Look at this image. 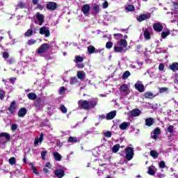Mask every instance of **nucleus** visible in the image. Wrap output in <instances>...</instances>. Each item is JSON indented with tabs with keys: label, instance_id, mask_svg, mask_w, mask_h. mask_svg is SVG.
<instances>
[{
	"label": "nucleus",
	"instance_id": "f3484780",
	"mask_svg": "<svg viewBox=\"0 0 178 178\" xmlns=\"http://www.w3.org/2000/svg\"><path fill=\"white\" fill-rule=\"evenodd\" d=\"M115 116H116V111H113L107 113L106 119V120H112Z\"/></svg>",
	"mask_w": 178,
	"mask_h": 178
},
{
	"label": "nucleus",
	"instance_id": "9b49d317",
	"mask_svg": "<svg viewBox=\"0 0 178 178\" xmlns=\"http://www.w3.org/2000/svg\"><path fill=\"white\" fill-rule=\"evenodd\" d=\"M153 29L154 31L161 33V31L163 30V26H162L161 23H155L153 25Z\"/></svg>",
	"mask_w": 178,
	"mask_h": 178
},
{
	"label": "nucleus",
	"instance_id": "e433bc0d",
	"mask_svg": "<svg viewBox=\"0 0 178 178\" xmlns=\"http://www.w3.org/2000/svg\"><path fill=\"white\" fill-rule=\"evenodd\" d=\"M170 35V31L168 30L167 31H163L161 33V38H166V37H168V35Z\"/></svg>",
	"mask_w": 178,
	"mask_h": 178
},
{
	"label": "nucleus",
	"instance_id": "a19ab883",
	"mask_svg": "<svg viewBox=\"0 0 178 178\" xmlns=\"http://www.w3.org/2000/svg\"><path fill=\"white\" fill-rule=\"evenodd\" d=\"M29 165L31 166V170H33V173H35V175H38V171L37 170L35 166H34V164H33V163H29Z\"/></svg>",
	"mask_w": 178,
	"mask_h": 178
},
{
	"label": "nucleus",
	"instance_id": "052dcab7",
	"mask_svg": "<svg viewBox=\"0 0 178 178\" xmlns=\"http://www.w3.org/2000/svg\"><path fill=\"white\" fill-rule=\"evenodd\" d=\"M3 59H8V58H9V53L7 51L3 52Z\"/></svg>",
	"mask_w": 178,
	"mask_h": 178
},
{
	"label": "nucleus",
	"instance_id": "f704fd0d",
	"mask_svg": "<svg viewBox=\"0 0 178 178\" xmlns=\"http://www.w3.org/2000/svg\"><path fill=\"white\" fill-rule=\"evenodd\" d=\"M122 51H123V47L114 46V52L118 53V52H122Z\"/></svg>",
	"mask_w": 178,
	"mask_h": 178
},
{
	"label": "nucleus",
	"instance_id": "864d4df0",
	"mask_svg": "<svg viewBox=\"0 0 178 178\" xmlns=\"http://www.w3.org/2000/svg\"><path fill=\"white\" fill-rule=\"evenodd\" d=\"M147 173H148V175H150L151 176H154V175H155V171L151 167H149Z\"/></svg>",
	"mask_w": 178,
	"mask_h": 178
},
{
	"label": "nucleus",
	"instance_id": "6ab92c4d",
	"mask_svg": "<svg viewBox=\"0 0 178 178\" xmlns=\"http://www.w3.org/2000/svg\"><path fill=\"white\" fill-rule=\"evenodd\" d=\"M92 10L93 11L92 15H97V13H99V10H101V8H99V5L95 4L92 7Z\"/></svg>",
	"mask_w": 178,
	"mask_h": 178
},
{
	"label": "nucleus",
	"instance_id": "5fc2aeb1",
	"mask_svg": "<svg viewBox=\"0 0 178 178\" xmlns=\"http://www.w3.org/2000/svg\"><path fill=\"white\" fill-rule=\"evenodd\" d=\"M47 154H48L47 151H42L41 152V158L43 160H45V156H47Z\"/></svg>",
	"mask_w": 178,
	"mask_h": 178
},
{
	"label": "nucleus",
	"instance_id": "412c9836",
	"mask_svg": "<svg viewBox=\"0 0 178 178\" xmlns=\"http://www.w3.org/2000/svg\"><path fill=\"white\" fill-rule=\"evenodd\" d=\"M26 8V4L23 1H19L16 6H15V10H18V9H24Z\"/></svg>",
	"mask_w": 178,
	"mask_h": 178
},
{
	"label": "nucleus",
	"instance_id": "1a4fd4ad",
	"mask_svg": "<svg viewBox=\"0 0 178 178\" xmlns=\"http://www.w3.org/2000/svg\"><path fill=\"white\" fill-rule=\"evenodd\" d=\"M17 108V107L16 106V101L13 100V102H11L10 106L8 108V111H9L11 115H13V113L16 112Z\"/></svg>",
	"mask_w": 178,
	"mask_h": 178
},
{
	"label": "nucleus",
	"instance_id": "f257e3e1",
	"mask_svg": "<svg viewBox=\"0 0 178 178\" xmlns=\"http://www.w3.org/2000/svg\"><path fill=\"white\" fill-rule=\"evenodd\" d=\"M97 105H98V102H97V100L88 101L81 99L78 101V106L79 109H83L84 111L94 109Z\"/></svg>",
	"mask_w": 178,
	"mask_h": 178
},
{
	"label": "nucleus",
	"instance_id": "ea45409f",
	"mask_svg": "<svg viewBox=\"0 0 178 178\" xmlns=\"http://www.w3.org/2000/svg\"><path fill=\"white\" fill-rule=\"evenodd\" d=\"M33 35V29H28L24 33L25 37H31Z\"/></svg>",
	"mask_w": 178,
	"mask_h": 178
},
{
	"label": "nucleus",
	"instance_id": "dca6fc26",
	"mask_svg": "<svg viewBox=\"0 0 178 178\" xmlns=\"http://www.w3.org/2000/svg\"><path fill=\"white\" fill-rule=\"evenodd\" d=\"M43 140H44V134L41 133L39 138H35V141H34L35 147H37V145H38V143H42Z\"/></svg>",
	"mask_w": 178,
	"mask_h": 178
},
{
	"label": "nucleus",
	"instance_id": "aec40b11",
	"mask_svg": "<svg viewBox=\"0 0 178 178\" xmlns=\"http://www.w3.org/2000/svg\"><path fill=\"white\" fill-rule=\"evenodd\" d=\"M2 137H4L6 138L7 142L10 141V135L7 132H1L0 133V138H2Z\"/></svg>",
	"mask_w": 178,
	"mask_h": 178
},
{
	"label": "nucleus",
	"instance_id": "2f4dec72",
	"mask_svg": "<svg viewBox=\"0 0 178 178\" xmlns=\"http://www.w3.org/2000/svg\"><path fill=\"white\" fill-rule=\"evenodd\" d=\"M129 127V122H124L120 125V129L121 130H126Z\"/></svg>",
	"mask_w": 178,
	"mask_h": 178
},
{
	"label": "nucleus",
	"instance_id": "774afa93",
	"mask_svg": "<svg viewBox=\"0 0 178 178\" xmlns=\"http://www.w3.org/2000/svg\"><path fill=\"white\" fill-rule=\"evenodd\" d=\"M165 91H168V88H161L159 89V92L160 93L165 92Z\"/></svg>",
	"mask_w": 178,
	"mask_h": 178
},
{
	"label": "nucleus",
	"instance_id": "2eb2a0df",
	"mask_svg": "<svg viewBox=\"0 0 178 178\" xmlns=\"http://www.w3.org/2000/svg\"><path fill=\"white\" fill-rule=\"evenodd\" d=\"M27 115V109L26 108H21L18 111V118H24Z\"/></svg>",
	"mask_w": 178,
	"mask_h": 178
},
{
	"label": "nucleus",
	"instance_id": "0eeeda50",
	"mask_svg": "<svg viewBox=\"0 0 178 178\" xmlns=\"http://www.w3.org/2000/svg\"><path fill=\"white\" fill-rule=\"evenodd\" d=\"M90 10H91V7L90 6V4H84L81 7V12L85 16H90Z\"/></svg>",
	"mask_w": 178,
	"mask_h": 178
},
{
	"label": "nucleus",
	"instance_id": "4be33fe9",
	"mask_svg": "<svg viewBox=\"0 0 178 178\" xmlns=\"http://www.w3.org/2000/svg\"><path fill=\"white\" fill-rule=\"evenodd\" d=\"M42 102V99L38 97L35 101L33 106L35 108H40L41 106V103Z\"/></svg>",
	"mask_w": 178,
	"mask_h": 178
},
{
	"label": "nucleus",
	"instance_id": "9d476101",
	"mask_svg": "<svg viewBox=\"0 0 178 178\" xmlns=\"http://www.w3.org/2000/svg\"><path fill=\"white\" fill-rule=\"evenodd\" d=\"M151 17V15H147V14H141L140 15H137L136 19L138 22H144V20H147Z\"/></svg>",
	"mask_w": 178,
	"mask_h": 178
},
{
	"label": "nucleus",
	"instance_id": "423d86ee",
	"mask_svg": "<svg viewBox=\"0 0 178 178\" xmlns=\"http://www.w3.org/2000/svg\"><path fill=\"white\" fill-rule=\"evenodd\" d=\"M46 8L47 10H56L58 9V3L54 1H49L47 3Z\"/></svg>",
	"mask_w": 178,
	"mask_h": 178
},
{
	"label": "nucleus",
	"instance_id": "6e6d98bb",
	"mask_svg": "<svg viewBox=\"0 0 178 178\" xmlns=\"http://www.w3.org/2000/svg\"><path fill=\"white\" fill-rule=\"evenodd\" d=\"M60 111L62 113H67V108H66V107L63 105L60 106Z\"/></svg>",
	"mask_w": 178,
	"mask_h": 178
},
{
	"label": "nucleus",
	"instance_id": "bf43d9fd",
	"mask_svg": "<svg viewBox=\"0 0 178 178\" xmlns=\"http://www.w3.org/2000/svg\"><path fill=\"white\" fill-rule=\"evenodd\" d=\"M165 69V64L164 63H160L159 65V70L162 72Z\"/></svg>",
	"mask_w": 178,
	"mask_h": 178
},
{
	"label": "nucleus",
	"instance_id": "58836bf2",
	"mask_svg": "<svg viewBox=\"0 0 178 178\" xmlns=\"http://www.w3.org/2000/svg\"><path fill=\"white\" fill-rule=\"evenodd\" d=\"M129 76H130V72L125 71L122 76V79L123 80H126V79H127Z\"/></svg>",
	"mask_w": 178,
	"mask_h": 178
},
{
	"label": "nucleus",
	"instance_id": "c9c22d12",
	"mask_svg": "<svg viewBox=\"0 0 178 178\" xmlns=\"http://www.w3.org/2000/svg\"><path fill=\"white\" fill-rule=\"evenodd\" d=\"M126 10H127L128 12H133L136 10V7H134L133 5H128L126 7Z\"/></svg>",
	"mask_w": 178,
	"mask_h": 178
},
{
	"label": "nucleus",
	"instance_id": "0e129e2a",
	"mask_svg": "<svg viewBox=\"0 0 178 178\" xmlns=\"http://www.w3.org/2000/svg\"><path fill=\"white\" fill-rule=\"evenodd\" d=\"M108 6H109V3H108V1H104L103 3V9H106Z\"/></svg>",
	"mask_w": 178,
	"mask_h": 178
},
{
	"label": "nucleus",
	"instance_id": "49530a36",
	"mask_svg": "<svg viewBox=\"0 0 178 178\" xmlns=\"http://www.w3.org/2000/svg\"><path fill=\"white\" fill-rule=\"evenodd\" d=\"M8 162L10 165H15L16 163V158L15 157H11L9 159Z\"/></svg>",
	"mask_w": 178,
	"mask_h": 178
},
{
	"label": "nucleus",
	"instance_id": "338daca9",
	"mask_svg": "<svg viewBox=\"0 0 178 178\" xmlns=\"http://www.w3.org/2000/svg\"><path fill=\"white\" fill-rule=\"evenodd\" d=\"M99 119V120H104V119H106V115H105V114L100 115Z\"/></svg>",
	"mask_w": 178,
	"mask_h": 178
},
{
	"label": "nucleus",
	"instance_id": "37998d69",
	"mask_svg": "<svg viewBox=\"0 0 178 178\" xmlns=\"http://www.w3.org/2000/svg\"><path fill=\"white\" fill-rule=\"evenodd\" d=\"M15 62V58L13 57H11L6 60L7 65H13Z\"/></svg>",
	"mask_w": 178,
	"mask_h": 178
},
{
	"label": "nucleus",
	"instance_id": "6e6552de",
	"mask_svg": "<svg viewBox=\"0 0 178 178\" xmlns=\"http://www.w3.org/2000/svg\"><path fill=\"white\" fill-rule=\"evenodd\" d=\"M36 18L38 19V24L39 26H41L42 24H44V23H45V17H44V15L41 14L40 13H36Z\"/></svg>",
	"mask_w": 178,
	"mask_h": 178
},
{
	"label": "nucleus",
	"instance_id": "4c0bfd02",
	"mask_svg": "<svg viewBox=\"0 0 178 178\" xmlns=\"http://www.w3.org/2000/svg\"><path fill=\"white\" fill-rule=\"evenodd\" d=\"M83 60H84V58L80 56H76L75 57V60H74V62H75V63H79V62H83Z\"/></svg>",
	"mask_w": 178,
	"mask_h": 178
},
{
	"label": "nucleus",
	"instance_id": "a878e982",
	"mask_svg": "<svg viewBox=\"0 0 178 178\" xmlns=\"http://www.w3.org/2000/svg\"><path fill=\"white\" fill-rule=\"evenodd\" d=\"M145 124L146 126H148V127H150V126L154 124V118H149L145 120Z\"/></svg>",
	"mask_w": 178,
	"mask_h": 178
},
{
	"label": "nucleus",
	"instance_id": "e2e57ef3",
	"mask_svg": "<svg viewBox=\"0 0 178 178\" xmlns=\"http://www.w3.org/2000/svg\"><path fill=\"white\" fill-rule=\"evenodd\" d=\"M76 67H78V69H83L84 67V63H78L76 64Z\"/></svg>",
	"mask_w": 178,
	"mask_h": 178
},
{
	"label": "nucleus",
	"instance_id": "5701e85b",
	"mask_svg": "<svg viewBox=\"0 0 178 178\" xmlns=\"http://www.w3.org/2000/svg\"><path fill=\"white\" fill-rule=\"evenodd\" d=\"M118 44L120 45V47H122V48H127V40L124 39H121L118 42Z\"/></svg>",
	"mask_w": 178,
	"mask_h": 178
},
{
	"label": "nucleus",
	"instance_id": "a211bd4d",
	"mask_svg": "<svg viewBox=\"0 0 178 178\" xmlns=\"http://www.w3.org/2000/svg\"><path fill=\"white\" fill-rule=\"evenodd\" d=\"M144 97L145 98H146L147 99H152V98H155V97H156V95H155L154 93H152V92H145L144 93Z\"/></svg>",
	"mask_w": 178,
	"mask_h": 178
},
{
	"label": "nucleus",
	"instance_id": "c85d7f7f",
	"mask_svg": "<svg viewBox=\"0 0 178 178\" xmlns=\"http://www.w3.org/2000/svg\"><path fill=\"white\" fill-rule=\"evenodd\" d=\"M77 83H79V79H77V77L72 76L70 78V84H71V86H73L74 84H77Z\"/></svg>",
	"mask_w": 178,
	"mask_h": 178
},
{
	"label": "nucleus",
	"instance_id": "cd10ccee",
	"mask_svg": "<svg viewBox=\"0 0 178 178\" xmlns=\"http://www.w3.org/2000/svg\"><path fill=\"white\" fill-rule=\"evenodd\" d=\"M54 158L56 161H58V162L62 161V156L58 152H54L53 153Z\"/></svg>",
	"mask_w": 178,
	"mask_h": 178
},
{
	"label": "nucleus",
	"instance_id": "b1692460",
	"mask_svg": "<svg viewBox=\"0 0 178 178\" xmlns=\"http://www.w3.org/2000/svg\"><path fill=\"white\" fill-rule=\"evenodd\" d=\"M76 76H77L78 79H79V80H84L86 73L84 72V71H78Z\"/></svg>",
	"mask_w": 178,
	"mask_h": 178
},
{
	"label": "nucleus",
	"instance_id": "c03bdc74",
	"mask_svg": "<svg viewBox=\"0 0 178 178\" xmlns=\"http://www.w3.org/2000/svg\"><path fill=\"white\" fill-rule=\"evenodd\" d=\"M112 47H113V42H112L111 41H108L106 43V48L107 49H111Z\"/></svg>",
	"mask_w": 178,
	"mask_h": 178
},
{
	"label": "nucleus",
	"instance_id": "ddd939ff",
	"mask_svg": "<svg viewBox=\"0 0 178 178\" xmlns=\"http://www.w3.org/2000/svg\"><path fill=\"white\" fill-rule=\"evenodd\" d=\"M135 88L139 92H144V91H145V88H144V85L143 83H135Z\"/></svg>",
	"mask_w": 178,
	"mask_h": 178
},
{
	"label": "nucleus",
	"instance_id": "4468645a",
	"mask_svg": "<svg viewBox=\"0 0 178 178\" xmlns=\"http://www.w3.org/2000/svg\"><path fill=\"white\" fill-rule=\"evenodd\" d=\"M141 114V111L138 108H135L131 111L130 115L132 116V118H137V116H140Z\"/></svg>",
	"mask_w": 178,
	"mask_h": 178
},
{
	"label": "nucleus",
	"instance_id": "7c9ffc66",
	"mask_svg": "<svg viewBox=\"0 0 178 178\" xmlns=\"http://www.w3.org/2000/svg\"><path fill=\"white\" fill-rule=\"evenodd\" d=\"M150 155L154 158V159H156V158L159 156V153L155 150H151Z\"/></svg>",
	"mask_w": 178,
	"mask_h": 178
},
{
	"label": "nucleus",
	"instance_id": "f03ea898",
	"mask_svg": "<svg viewBox=\"0 0 178 178\" xmlns=\"http://www.w3.org/2000/svg\"><path fill=\"white\" fill-rule=\"evenodd\" d=\"M49 49H51V44L48 43H43L37 49V54H45V52H47Z\"/></svg>",
	"mask_w": 178,
	"mask_h": 178
},
{
	"label": "nucleus",
	"instance_id": "8fccbe9b",
	"mask_svg": "<svg viewBox=\"0 0 178 178\" xmlns=\"http://www.w3.org/2000/svg\"><path fill=\"white\" fill-rule=\"evenodd\" d=\"M35 42H37V40H35L34 39H31V40H28L27 44L28 45H34V44H35Z\"/></svg>",
	"mask_w": 178,
	"mask_h": 178
},
{
	"label": "nucleus",
	"instance_id": "f8f14e48",
	"mask_svg": "<svg viewBox=\"0 0 178 178\" xmlns=\"http://www.w3.org/2000/svg\"><path fill=\"white\" fill-rule=\"evenodd\" d=\"M56 177L62 178L65 176V170L63 169H57L54 172Z\"/></svg>",
	"mask_w": 178,
	"mask_h": 178
},
{
	"label": "nucleus",
	"instance_id": "473e14b6",
	"mask_svg": "<svg viewBox=\"0 0 178 178\" xmlns=\"http://www.w3.org/2000/svg\"><path fill=\"white\" fill-rule=\"evenodd\" d=\"M120 148V144L115 145L112 148V152H113V154H116V152L119 151Z\"/></svg>",
	"mask_w": 178,
	"mask_h": 178
},
{
	"label": "nucleus",
	"instance_id": "09e8293b",
	"mask_svg": "<svg viewBox=\"0 0 178 178\" xmlns=\"http://www.w3.org/2000/svg\"><path fill=\"white\" fill-rule=\"evenodd\" d=\"M65 91H66V88L65 86H62L60 88L58 93L60 95H62V94H65Z\"/></svg>",
	"mask_w": 178,
	"mask_h": 178
},
{
	"label": "nucleus",
	"instance_id": "13d9d810",
	"mask_svg": "<svg viewBox=\"0 0 178 178\" xmlns=\"http://www.w3.org/2000/svg\"><path fill=\"white\" fill-rule=\"evenodd\" d=\"M113 36L115 38V40H119L120 37H123V35H122L121 33H115L113 34Z\"/></svg>",
	"mask_w": 178,
	"mask_h": 178
},
{
	"label": "nucleus",
	"instance_id": "a18cd8bd",
	"mask_svg": "<svg viewBox=\"0 0 178 178\" xmlns=\"http://www.w3.org/2000/svg\"><path fill=\"white\" fill-rule=\"evenodd\" d=\"M159 166L161 169H165V168H166V164H165V161H161L159 163Z\"/></svg>",
	"mask_w": 178,
	"mask_h": 178
},
{
	"label": "nucleus",
	"instance_id": "603ef678",
	"mask_svg": "<svg viewBox=\"0 0 178 178\" xmlns=\"http://www.w3.org/2000/svg\"><path fill=\"white\" fill-rule=\"evenodd\" d=\"M173 130H175V127H173V125H170L168 128H167V131L168 133H173Z\"/></svg>",
	"mask_w": 178,
	"mask_h": 178
},
{
	"label": "nucleus",
	"instance_id": "680f3d73",
	"mask_svg": "<svg viewBox=\"0 0 178 178\" xmlns=\"http://www.w3.org/2000/svg\"><path fill=\"white\" fill-rule=\"evenodd\" d=\"M5 98V92L3 90H0V99H3Z\"/></svg>",
	"mask_w": 178,
	"mask_h": 178
},
{
	"label": "nucleus",
	"instance_id": "20e7f679",
	"mask_svg": "<svg viewBox=\"0 0 178 178\" xmlns=\"http://www.w3.org/2000/svg\"><path fill=\"white\" fill-rule=\"evenodd\" d=\"M120 92L121 94H124L125 96L129 95L130 94V89L129 88V86L127 84L124 83L120 87Z\"/></svg>",
	"mask_w": 178,
	"mask_h": 178
},
{
	"label": "nucleus",
	"instance_id": "72a5a7b5",
	"mask_svg": "<svg viewBox=\"0 0 178 178\" xmlns=\"http://www.w3.org/2000/svg\"><path fill=\"white\" fill-rule=\"evenodd\" d=\"M88 52L89 54H95V47L94 46H88Z\"/></svg>",
	"mask_w": 178,
	"mask_h": 178
},
{
	"label": "nucleus",
	"instance_id": "3c124183",
	"mask_svg": "<svg viewBox=\"0 0 178 178\" xmlns=\"http://www.w3.org/2000/svg\"><path fill=\"white\" fill-rule=\"evenodd\" d=\"M153 134H156L157 136L161 134V129H159V127H156V129H154V130L153 131Z\"/></svg>",
	"mask_w": 178,
	"mask_h": 178
},
{
	"label": "nucleus",
	"instance_id": "4d7b16f0",
	"mask_svg": "<svg viewBox=\"0 0 178 178\" xmlns=\"http://www.w3.org/2000/svg\"><path fill=\"white\" fill-rule=\"evenodd\" d=\"M10 130H12V131H15V130H17V124H13L11 125Z\"/></svg>",
	"mask_w": 178,
	"mask_h": 178
},
{
	"label": "nucleus",
	"instance_id": "393cba45",
	"mask_svg": "<svg viewBox=\"0 0 178 178\" xmlns=\"http://www.w3.org/2000/svg\"><path fill=\"white\" fill-rule=\"evenodd\" d=\"M170 70H172V72H177L178 70V63H172L169 66Z\"/></svg>",
	"mask_w": 178,
	"mask_h": 178
},
{
	"label": "nucleus",
	"instance_id": "79ce46f5",
	"mask_svg": "<svg viewBox=\"0 0 178 178\" xmlns=\"http://www.w3.org/2000/svg\"><path fill=\"white\" fill-rule=\"evenodd\" d=\"M67 143H77V138L76 137L70 136Z\"/></svg>",
	"mask_w": 178,
	"mask_h": 178
},
{
	"label": "nucleus",
	"instance_id": "c756f323",
	"mask_svg": "<svg viewBox=\"0 0 178 178\" xmlns=\"http://www.w3.org/2000/svg\"><path fill=\"white\" fill-rule=\"evenodd\" d=\"M143 34L145 40H151V34L149 33V31L148 29L145 30Z\"/></svg>",
	"mask_w": 178,
	"mask_h": 178
},
{
	"label": "nucleus",
	"instance_id": "7ed1b4c3",
	"mask_svg": "<svg viewBox=\"0 0 178 178\" xmlns=\"http://www.w3.org/2000/svg\"><path fill=\"white\" fill-rule=\"evenodd\" d=\"M125 159L127 161H131L133 159V156H134V148L131 147H127L125 149Z\"/></svg>",
	"mask_w": 178,
	"mask_h": 178
},
{
	"label": "nucleus",
	"instance_id": "69168bd1",
	"mask_svg": "<svg viewBox=\"0 0 178 178\" xmlns=\"http://www.w3.org/2000/svg\"><path fill=\"white\" fill-rule=\"evenodd\" d=\"M36 9H40V10H42V9H44V6L41 5L40 3H38Z\"/></svg>",
	"mask_w": 178,
	"mask_h": 178
},
{
	"label": "nucleus",
	"instance_id": "bb28decb",
	"mask_svg": "<svg viewBox=\"0 0 178 178\" xmlns=\"http://www.w3.org/2000/svg\"><path fill=\"white\" fill-rule=\"evenodd\" d=\"M27 97L29 99H31V101H35V99H37V95L34 92H30L27 95Z\"/></svg>",
	"mask_w": 178,
	"mask_h": 178
},
{
	"label": "nucleus",
	"instance_id": "39448f33",
	"mask_svg": "<svg viewBox=\"0 0 178 178\" xmlns=\"http://www.w3.org/2000/svg\"><path fill=\"white\" fill-rule=\"evenodd\" d=\"M39 33L41 35H44V37H49V35H51L49 28L47 26H42L39 30Z\"/></svg>",
	"mask_w": 178,
	"mask_h": 178
},
{
	"label": "nucleus",
	"instance_id": "de8ad7c7",
	"mask_svg": "<svg viewBox=\"0 0 178 178\" xmlns=\"http://www.w3.org/2000/svg\"><path fill=\"white\" fill-rule=\"evenodd\" d=\"M104 136L107 138H111V137H112V132L111 131H108L104 134Z\"/></svg>",
	"mask_w": 178,
	"mask_h": 178
}]
</instances>
